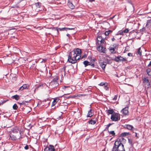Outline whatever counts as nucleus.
<instances>
[{
    "instance_id": "50",
    "label": "nucleus",
    "mask_w": 151,
    "mask_h": 151,
    "mask_svg": "<svg viewBox=\"0 0 151 151\" xmlns=\"http://www.w3.org/2000/svg\"><path fill=\"white\" fill-rule=\"evenodd\" d=\"M104 87L105 89L106 90H108V91L109 90V88H108L107 86V85H106V86H104Z\"/></svg>"
},
{
    "instance_id": "47",
    "label": "nucleus",
    "mask_w": 151,
    "mask_h": 151,
    "mask_svg": "<svg viewBox=\"0 0 151 151\" xmlns=\"http://www.w3.org/2000/svg\"><path fill=\"white\" fill-rule=\"evenodd\" d=\"M117 97H118V96L117 95H115L114 96V98H113V99H112L113 100H114V101L116 100L117 99Z\"/></svg>"
},
{
    "instance_id": "57",
    "label": "nucleus",
    "mask_w": 151,
    "mask_h": 151,
    "mask_svg": "<svg viewBox=\"0 0 151 151\" xmlns=\"http://www.w3.org/2000/svg\"><path fill=\"white\" fill-rule=\"evenodd\" d=\"M7 101V100H4L1 103L2 104H3L4 103H5Z\"/></svg>"
},
{
    "instance_id": "30",
    "label": "nucleus",
    "mask_w": 151,
    "mask_h": 151,
    "mask_svg": "<svg viewBox=\"0 0 151 151\" xmlns=\"http://www.w3.org/2000/svg\"><path fill=\"white\" fill-rule=\"evenodd\" d=\"M35 4L37 8H40L41 6V3L40 2H38L35 3Z\"/></svg>"
},
{
    "instance_id": "25",
    "label": "nucleus",
    "mask_w": 151,
    "mask_h": 151,
    "mask_svg": "<svg viewBox=\"0 0 151 151\" xmlns=\"http://www.w3.org/2000/svg\"><path fill=\"white\" fill-rule=\"evenodd\" d=\"M19 96L17 94L13 96L12 97V98L15 99L17 101L19 99Z\"/></svg>"
},
{
    "instance_id": "42",
    "label": "nucleus",
    "mask_w": 151,
    "mask_h": 151,
    "mask_svg": "<svg viewBox=\"0 0 151 151\" xmlns=\"http://www.w3.org/2000/svg\"><path fill=\"white\" fill-rule=\"evenodd\" d=\"M129 30L128 29L126 28L123 31V32L124 33H127L129 32Z\"/></svg>"
},
{
    "instance_id": "43",
    "label": "nucleus",
    "mask_w": 151,
    "mask_h": 151,
    "mask_svg": "<svg viewBox=\"0 0 151 151\" xmlns=\"http://www.w3.org/2000/svg\"><path fill=\"white\" fill-rule=\"evenodd\" d=\"M87 55L86 54H85L81 58L82 59H85V58L87 57Z\"/></svg>"
},
{
    "instance_id": "56",
    "label": "nucleus",
    "mask_w": 151,
    "mask_h": 151,
    "mask_svg": "<svg viewBox=\"0 0 151 151\" xmlns=\"http://www.w3.org/2000/svg\"><path fill=\"white\" fill-rule=\"evenodd\" d=\"M123 32H123V31H122V32H120L119 33V34L120 35H123Z\"/></svg>"
},
{
    "instance_id": "23",
    "label": "nucleus",
    "mask_w": 151,
    "mask_h": 151,
    "mask_svg": "<svg viewBox=\"0 0 151 151\" xmlns=\"http://www.w3.org/2000/svg\"><path fill=\"white\" fill-rule=\"evenodd\" d=\"M90 62H89L87 60H85L83 62V63L85 67H86L88 65H90Z\"/></svg>"
},
{
    "instance_id": "17",
    "label": "nucleus",
    "mask_w": 151,
    "mask_h": 151,
    "mask_svg": "<svg viewBox=\"0 0 151 151\" xmlns=\"http://www.w3.org/2000/svg\"><path fill=\"white\" fill-rule=\"evenodd\" d=\"M26 88L28 89V88L27 87V84H24L22 86L20 87L18 89V91H22L24 89Z\"/></svg>"
},
{
    "instance_id": "61",
    "label": "nucleus",
    "mask_w": 151,
    "mask_h": 151,
    "mask_svg": "<svg viewBox=\"0 0 151 151\" xmlns=\"http://www.w3.org/2000/svg\"><path fill=\"white\" fill-rule=\"evenodd\" d=\"M19 131L20 134V135H21V132H22L21 131V130H19Z\"/></svg>"
},
{
    "instance_id": "64",
    "label": "nucleus",
    "mask_w": 151,
    "mask_h": 151,
    "mask_svg": "<svg viewBox=\"0 0 151 151\" xmlns=\"http://www.w3.org/2000/svg\"><path fill=\"white\" fill-rule=\"evenodd\" d=\"M65 97L67 98H71V97L70 96H68V97Z\"/></svg>"
},
{
    "instance_id": "8",
    "label": "nucleus",
    "mask_w": 151,
    "mask_h": 151,
    "mask_svg": "<svg viewBox=\"0 0 151 151\" xmlns=\"http://www.w3.org/2000/svg\"><path fill=\"white\" fill-rule=\"evenodd\" d=\"M72 51V52H74V54H76L75 56H78L79 55H81V50L78 48L74 49Z\"/></svg>"
},
{
    "instance_id": "15",
    "label": "nucleus",
    "mask_w": 151,
    "mask_h": 151,
    "mask_svg": "<svg viewBox=\"0 0 151 151\" xmlns=\"http://www.w3.org/2000/svg\"><path fill=\"white\" fill-rule=\"evenodd\" d=\"M59 100L60 99L58 98H55L53 100V101L52 102L51 107H52L54 106L56 104V103L58 102Z\"/></svg>"
},
{
    "instance_id": "63",
    "label": "nucleus",
    "mask_w": 151,
    "mask_h": 151,
    "mask_svg": "<svg viewBox=\"0 0 151 151\" xmlns=\"http://www.w3.org/2000/svg\"><path fill=\"white\" fill-rule=\"evenodd\" d=\"M98 66L97 65H95V67L97 68H98V67H97Z\"/></svg>"
},
{
    "instance_id": "37",
    "label": "nucleus",
    "mask_w": 151,
    "mask_h": 151,
    "mask_svg": "<svg viewBox=\"0 0 151 151\" xmlns=\"http://www.w3.org/2000/svg\"><path fill=\"white\" fill-rule=\"evenodd\" d=\"M18 108L17 105L15 104L13 106V108L14 110H17Z\"/></svg>"
},
{
    "instance_id": "49",
    "label": "nucleus",
    "mask_w": 151,
    "mask_h": 151,
    "mask_svg": "<svg viewBox=\"0 0 151 151\" xmlns=\"http://www.w3.org/2000/svg\"><path fill=\"white\" fill-rule=\"evenodd\" d=\"M29 147L28 145H26L24 147V148L25 149L27 150L29 149Z\"/></svg>"
},
{
    "instance_id": "11",
    "label": "nucleus",
    "mask_w": 151,
    "mask_h": 151,
    "mask_svg": "<svg viewBox=\"0 0 151 151\" xmlns=\"http://www.w3.org/2000/svg\"><path fill=\"white\" fill-rule=\"evenodd\" d=\"M121 112L125 115L128 114L129 113L128 107L126 106L123 109L121 110Z\"/></svg>"
},
{
    "instance_id": "53",
    "label": "nucleus",
    "mask_w": 151,
    "mask_h": 151,
    "mask_svg": "<svg viewBox=\"0 0 151 151\" xmlns=\"http://www.w3.org/2000/svg\"><path fill=\"white\" fill-rule=\"evenodd\" d=\"M81 55H79V57L78 58H77V57H76V61L77 60L81 59Z\"/></svg>"
},
{
    "instance_id": "18",
    "label": "nucleus",
    "mask_w": 151,
    "mask_h": 151,
    "mask_svg": "<svg viewBox=\"0 0 151 151\" xmlns=\"http://www.w3.org/2000/svg\"><path fill=\"white\" fill-rule=\"evenodd\" d=\"M59 79V77L58 76H56L54 78L52 79V82L54 83V84H56V85H57V81Z\"/></svg>"
},
{
    "instance_id": "24",
    "label": "nucleus",
    "mask_w": 151,
    "mask_h": 151,
    "mask_svg": "<svg viewBox=\"0 0 151 151\" xmlns=\"http://www.w3.org/2000/svg\"><path fill=\"white\" fill-rule=\"evenodd\" d=\"M115 112L112 109H109L107 110L108 115H109V114L112 115Z\"/></svg>"
},
{
    "instance_id": "52",
    "label": "nucleus",
    "mask_w": 151,
    "mask_h": 151,
    "mask_svg": "<svg viewBox=\"0 0 151 151\" xmlns=\"http://www.w3.org/2000/svg\"><path fill=\"white\" fill-rule=\"evenodd\" d=\"M127 55L129 56H133L132 54L130 52L128 53Z\"/></svg>"
},
{
    "instance_id": "31",
    "label": "nucleus",
    "mask_w": 151,
    "mask_h": 151,
    "mask_svg": "<svg viewBox=\"0 0 151 151\" xmlns=\"http://www.w3.org/2000/svg\"><path fill=\"white\" fill-rule=\"evenodd\" d=\"M128 142L130 145L131 146H133V140L131 139H128Z\"/></svg>"
},
{
    "instance_id": "55",
    "label": "nucleus",
    "mask_w": 151,
    "mask_h": 151,
    "mask_svg": "<svg viewBox=\"0 0 151 151\" xmlns=\"http://www.w3.org/2000/svg\"><path fill=\"white\" fill-rule=\"evenodd\" d=\"M66 36L68 37V39H70V35L69 34H67V35H66Z\"/></svg>"
},
{
    "instance_id": "22",
    "label": "nucleus",
    "mask_w": 151,
    "mask_h": 151,
    "mask_svg": "<svg viewBox=\"0 0 151 151\" xmlns=\"http://www.w3.org/2000/svg\"><path fill=\"white\" fill-rule=\"evenodd\" d=\"M147 74L149 76H151V68L149 67L147 68L146 70Z\"/></svg>"
},
{
    "instance_id": "10",
    "label": "nucleus",
    "mask_w": 151,
    "mask_h": 151,
    "mask_svg": "<svg viewBox=\"0 0 151 151\" xmlns=\"http://www.w3.org/2000/svg\"><path fill=\"white\" fill-rule=\"evenodd\" d=\"M97 121V118L94 117L92 118L91 119L88 121V123L91 125H94L96 123Z\"/></svg>"
},
{
    "instance_id": "58",
    "label": "nucleus",
    "mask_w": 151,
    "mask_h": 151,
    "mask_svg": "<svg viewBox=\"0 0 151 151\" xmlns=\"http://www.w3.org/2000/svg\"><path fill=\"white\" fill-rule=\"evenodd\" d=\"M150 66H151V61L150 62L149 64L148 65V67H149Z\"/></svg>"
},
{
    "instance_id": "54",
    "label": "nucleus",
    "mask_w": 151,
    "mask_h": 151,
    "mask_svg": "<svg viewBox=\"0 0 151 151\" xmlns=\"http://www.w3.org/2000/svg\"><path fill=\"white\" fill-rule=\"evenodd\" d=\"M47 59H42V61L41 62H45L46 61Z\"/></svg>"
},
{
    "instance_id": "14",
    "label": "nucleus",
    "mask_w": 151,
    "mask_h": 151,
    "mask_svg": "<svg viewBox=\"0 0 151 151\" xmlns=\"http://www.w3.org/2000/svg\"><path fill=\"white\" fill-rule=\"evenodd\" d=\"M93 115V111L91 109H90L88 111L87 115L86 117H91Z\"/></svg>"
},
{
    "instance_id": "27",
    "label": "nucleus",
    "mask_w": 151,
    "mask_h": 151,
    "mask_svg": "<svg viewBox=\"0 0 151 151\" xmlns=\"http://www.w3.org/2000/svg\"><path fill=\"white\" fill-rule=\"evenodd\" d=\"M28 101H23L22 102H18L17 103L19 104H20V105H26V104L28 103Z\"/></svg>"
},
{
    "instance_id": "32",
    "label": "nucleus",
    "mask_w": 151,
    "mask_h": 151,
    "mask_svg": "<svg viewBox=\"0 0 151 151\" xmlns=\"http://www.w3.org/2000/svg\"><path fill=\"white\" fill-rule=\"evenodd\" d=\"M142 51L141 50V48L139 47L136 53L141 56L142 55Z\"/></svg>"
},
{
    "instance_id": "4",
    "label": "nucleus",
    "mask_w": 151,
    "mask_h": 151,
    "mask_svg": "<svg viewBox=\"0 0 151 151\" xmlns=\"http://www.w3.org/2000/svg\"><path fill=\"white\" fill-rule=\"evenodd\" d=\"M52 29H55V30L57 31L58 34L59 33V30L60 31H67L68 30H73L74 28H70L68 27H63V28H58V27H54L52 28Z\"/></svg>"
},
{
    "instance_id": "46",
    "label": "nucleus",
    "mask_w": 151,
    "mask_h": 151,
    "mask_svg": "<svg viewBox=\"0 0 151 151\" xmlns=\"http://www.w3.org/2000/svg\"><path fill=\"white\" fill-rule=\"evenodd\" d=\"M129 47L128 46L126 47L125 48V49L124 52H126L128 51Z\"/></svg>"
},
{
    "instance_id": "5",
    "label": "nucleus",
    "mask_w": 151,
    "mask_h": 151,
    "mask_svg": "<svg viewBox=\"0 0 151 151\" xmlns=\"http://www.w3.org/2000/svg\"><path fill=\"white\" fill-rule=\"evenodd\" d=\"M118 46V44H113L112 45L113 47H109V49L110 52L114 54L116 53V51L115 50V49L116 48L117 50Z\"/></svg>"
},
{
    "instance_id": "12",
    "label": "nucleus",
    "mask_w": 151,
    "mask_h": 151,
    "mask_svg": "<svg viewBox=\"0 0 151 151\" xmlns=\"http://www.w3.org/2000/svg\"><path fill=\"white\" fill-rule=\"evenodd\" d=\"M124 128L127 129L131 130L134 128V127L132 125L129 124H126L124 126Z\"/></svg>"
},
{
    "instance_id": "6",
    "label": "nucleus",
    "mask_w": 151,
    "mask_h": 151,
    "mask_svg": "<svg viewBox=\"0 0 151 151\" xmlns=\"http://www.w3.org/2000/svg\"><path fill=\"white\" fill-rule=\"evenodd\" d=\"M114 60L116 62H119L121 61L123 62L126 61L127 60L120 55H118L117 57H115V58L114 59Z\"/></svg>"
},
{
    "instance_id": "59",
    "label": "nucleus",
    "mask_w": 151,
    "mask_h": 151,
    "mask_svg": "<svg viewBox=\"0 0 151 151\" xmlns=\"http://www.w3.org/2000/svg\"><path fill=\"white\" fill-rule=\"evenodd\" d=\"M135 136L136 137H137L138 138V137H138V136H137V133L136 132H135Z\"/></svg>"
},
{
    "instance_id": "33",
    "label": "nucleus",
    "mask_w": 151,
    "mask_h": 151,
    "mask_svg": "<svg viewBox=\"0 0 151 151\" xmlns=\"http://www.w3.org/2000/svg\"><path fill=\"white\" fill-rule=\"evenodd\" d=\"M19 131V129L17 128H14L13 129L12 132L14 133H17Z\"/></svg>"
},
{
    "instance_id": "38",
    "label": "nucleus",
    "mask_w": 151,
    "mask_h": 151,
    "mask_svg": "<svg viewBox=\"0 0 151 151\" xmlns=\"http://www.w3.org/2000/svg\"><path fill=\"white\" fill-rule=\"evenodd\" d=\"M99 85L100 86H106V85H107V83H104L103 82H101V83H100L99 84Z\"/></svg>"
},
{
    "instance_id": "1",
    "label": "nucleus",
    "mask_w": 151,
    "mask_h": 151,
    "mask_svg": "<svg viewBox=\"0 0 151 151\" xmlns=\"http://www.w3.org/2000/svg\"><path fill=\"white\" fill-rule=\"evenodd\" d=\"M120 140L118 139L115 141L112 151H125L124 145Z\"/></svg>"
},
{
    "instance_id": "41",
    "label": "nucleus",
    "mask_w": 151,
    "mask_h": 151,
    "mask_svg": "<svg viewBox=\"0 0 151 151\" xmlns=\"http://www.w3.org/2000/svg\"><path fill=\"white\" fill-rule=\"evenodd\" d=\"M133 146H131L130 147L128 148V151H133Z\"/></svg>"
},
{
    "instance_id": "3",
    "label": "nucleus",
    "mask_w": 151,
    "mask_h": 151,
    "mask_svg": "<svg viewBox=\"0 0 151 151\" xmlns=\"http://www.w3.org/2000/svg\"><path fill=\"white\" fill-rule=\"evenodd\" d=\"M120 118L119 114L114 112L113 114L111 115V119L113 121H116L119 120L120 119Z\"/></svg>"
},
{
    "instance_id": "9",
    "label": "nucleus",
    "mask_w": 151,
    "mask_h": 151,
    "mask_svg": "<svg viewBox=\"0 0 151 151\" xmlns=\"http://www.w3.org/2000/svg\"><path fill=\"white\" fill-rule=\"evenodd\" d=\"M143 82L145 87L147 88H149L150 87V84L149 80L146 78H144L143 79Z\"/></svg>"
},
{
    "instance_id": "39",
    "label": "nucleus",
    "mask_w": 151,
    "mask_h": 151,
    "mask_svg": "<svg viewBox=\"0 0 151 151\" xmlns=\"http://www.w3.org/2000/svg\"><path fill=\"white\" fill-rule=\"evenodd\" d=\"M108 132L110 134H111L112 136H114L115 135V133L114 131H108Z\"/></svg>"
},
{
    "instance_id": "20",
    "label": "nucleus",
    "mask_w": 151,
    "mask_h": 151,
    "mask_svg": "<svg viewBox=\"0 0 151 151\" xmlns=\"http://www.w3.org/2000/svg\"><path fill=\"white\" fill-rule=\"evenodd\" d=\"M151 26V19L148 20L147 21V23L145 27L148 28L149 26Z\"/></svg>"
},
{
    "instance_id": "62",
    "label": "nucleus",
    "mask_w": 151,
    "mask_h": 151,
    "mask_svg": "<svg viewBox=\"0 0 151 151\" xmlns=\"http://www.w3.org/2000/svg\"><path fill=\"white\" fill-rule=\"evenodd\" d=\"M23 138L21 136V135H20V137L19 138V139H22Z\"/></svg>"
},
{
    "instance_id": "28",
    "label": "nucleus",
    "mask_w": 151,
    "mask_h": 151,
    "mask_svg": "<svg viewBox=\"0 0 151 151\" xmlns=\"http://www.w3.org/2000/svg\"><path fill=\"white\" fill-rule=\"evenodd\" d=\"M130 134L129 132H124L122 133L120 135L121 137H125L127 135H129Z\"/></svg>"
},
{
    "instance_id": "35",
    "label": "nucleus",
    "mask_w": 151,
    "mask_h": 151,
    "mask_svg": "<svg viewBox=\"0 0 151 151\" xmlns=\"http://www.w3.org/2000/svg\"><path fill=\"white\" fill-rule=\"evenodd\" d=\"M10 137L12 140H16V136L13 135H10Z\"/></svg>"
},
{
    "instance_id": "7",
    "label": "nucleus",
    "mask_w": 151,
    "mask_h": 151,
    "mask_svg": "<svg viewBox=\"0 0 151 151\" xmlns=\"http://www.w3.org/2000/svg\"><path fill=\"white\" fill-rule=\"evenodd\" d=\"M44 151H55V149L53 145H50L48 146L45 147Z\"/></svg>"
},
{
    "instance_id": "36",
    "label": "nucleus",
    "mask_w": 151,
    "mask_h": 151,
    "mask_svg": "<svg viewBox=\"0 0 151 151\" xmlns=\"http://www.w3.org/2000/svg\"><path fill=\"white\" fill-rule=\"evenodd\" d=\"M68 88H70V86H64L62 87V89L64 90H67Z\"/></svg>"
},
{
    "instance_id": "45",
    "label": "nucleus",
    "mask_w": 151,
    "mask_h": 151,
    "mask_svg": "<svg viewBox=\"0 0 151 151\" xmlns=\"http://www.w3.org/2000/svg\"><path fill=\"white\" fill-rule=\"evenodd\" d=\"M90 65H91L92 67L93 68L95 67V65L94 64L92 63V62H90Z\"/></svg>"
},
{
    "instance_id": "34",
    "label": "nucleus",
    "mask_w": 151,
    "mask_h": 151,
    "mask_svg": "<svg viewBox=\"0 0 151 151\" xmlns=\"http://www.w3.org/2000/svg\"><path fill=\"white\" fill-rule=\"evenodd\" d=\"M106 62V64H110L112 63V62L111 60H109L107 58H106L105 60V61Z\"/></svg>"
},
{
    "instance_id": "2",
    "label": "nucleus",
    "mask_w": 151,
    "mask_h": 151,
    "mask_svg": "<svg viewBox=\"0 0 151 151\" xmlns=\"http://www.w3.org/2000/svg\"><path fill=\"white\" fill-rule=\"evenodd\" d=\"M76 54H74V52L72 51L68 53V61L72 63H75L76 62V57L77 56H75Z\"/></svg>"
},
{
    "instance_id": "60",
    "label": "nucleus",
    "mask_w": 151,
    "mask_h": 151,
    "mask_svg": "<svg viewBox=\"0 0 151 151\" xmlns=\"http://www.w3.org/2000/svg\"><path fill=\"white\" fill-rule=\"evenodd\" d=\"M115 40V38L114 37L112 38H111V40L113 41H114Z\"/></svg>"
},
{
    "instance_id": "48",
    "label": "nucleus",
    "mask_w": 151,
    "mask_h": 151,
    "mask_svg": "<svg viewBox=\"0 0 151 151\" xmlns=\"http://www.w3.org/2000/svg\"><path fill=\"white\" fill-rule=\"evenodd\" d=\"M66 66L65 65L62 68V69L63 70V71H64L65 73V69H66Z\"/></svg>"
},
{
    "instance_id": "26",
    "label": "nucleus",
    "mask_w": 151,
    "mask_h": 151,
    "mask_svg": "<svg viewBox=\"0 0 151 151\" xmlns=\"http://www.w3.org/2000/svg\"><path fill=\"white\" fill-rule=\"evenodd\" d=\"M103 38L102 36H100L98 37L97 38V43L98 45H100V42L102 40Z\"/></svg>"
},
{
    "instance_id": "29",
    "label": "nucleus",
    "mask_w": 151,
    "mask_h": 151,
    "mask_svg": "<svg viewBox=\"0 0 151 151\" xmlns=\"http://www.w3.org/2000/svg\"><path fill=\"white\" fill-rule=\"evenodd\" d=\"M112 32V30H109L108 31H106L104 32V34L106 36L108 35L109 34L111 33Z\"/></svg>"
},
{
    "instance_id": "51",
    "label": "nucleus",
    "mask_w": 151,
    "mask_h": 151,
    "mask_svg": "<svg viewBox=\"0 0 151 151\" xmlns=\"http://www.w3.org/2000/svg\"><path fill=\"white\" fill-rule=\"evenodd\" d=\"M145 27H144L140 30V31L141 32H144V31H145Z\"/></svg>"
},
{
    "instance_id": "16",
    "label": "nucleus",
    "mask_w": 151,
    "mask_h": 151,
    "mask_svg": "<svg viewBox=\"0 0 151 151\" xmlns=\"http://www.w3.org/2000/svg\"><path fill=\"white\" fill-rule=\"evenodd\" d=\"M68 5L71 9H73L75 8V6L73 4L70 0H68Z\"/></svg>"
},
{
    "instance_id": "19",
    "label": "nucleus",
    "mask_w": 151,
    "mask_h": 151,
    "mask_svg": "<svg viewBox=\"0 0 151 151\" xmlns=\"http://www.w3.org/2000/svg\"><path fill=\"white\" fill-rule=\"evenodd\" d=\"M104 45H101V52L105 53L106 52V51L107 50V49L106 48L104 47Z\"/></svg>"
},
{
    "instance_id": "40",
    "label": "nucleus",
    "mask_w": 151,
    "mask_h": 151,
    "mask_svg": "<svg viewBox=\"0 0 151 151\" xmlns=\"http://www.w3.org/2000/svg\"><path fill=\"white\" fill-rule=\"evenodd\" d=\"M112 124H107V125H106V128H105V129L104 130V131L105 130H106V129H109V127Z\"/></svg>"
},
{
    "instance_id": "44",
    "label": "nucleus",
    "mask_w": 151,
    "mask_h": 151,
    "mask_svg": "<svg viewBox=\"0 0 151 151\" xmlns=\"http://www.w3.org/2000/svg\"><path fill=\"white\" fill-rule=\"evenodd\" d=\"M99 45L97 47V49L98 51H99L100 52H101V45Z\"/></svg>"
},
{
    "instance_id": "21",
    "label": "nucleus",
    "mask_w": 151,
    "mask_h": 151,
    "mask_svg": "<svg viewBox=\"0 0 151 151\" xmlns=\"http://www.w3.org/2000/svg\"><path fill=\"white\" fill-rule=\"evenodd\" d=\"M104 39H105L104 38H103L102 40L100 42V45H102L104 46L106 45V43Z\"/></svg>"
},
{
    "instance_id": "13",
    "label": "nucleus",
    "mask_w": 151,
    "mask_h": 151,
    "mask_svg": "<svg viewBox=\"0 0 151 151\" xmlns=\"http://www.w3.org/2000/svg\"><path fill=\"white\" fill-rule=\"evenodd\" d=\"M99 64L101 67L102 68V69L103 70H104L106 65V62L103 61L100 62H99Z\"/></svg>"
}]
</instances>
